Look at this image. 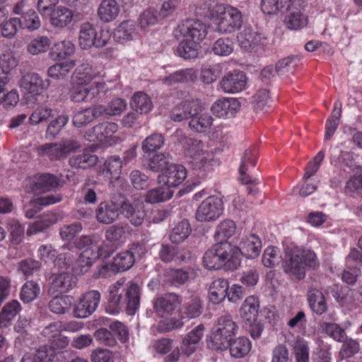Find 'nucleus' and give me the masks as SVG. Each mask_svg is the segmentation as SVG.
I'll use <instances>...</instances> for the list:
<instances>
[{
  "instance_id": "1",
  "label": "nucleus",
  "mask_w": 362,
  "mask_h": 362,
  "mask_svg": "<svg viewBox=\"0 0 362 362\" xmlns=\"http://www.w3.org/2000/svg\"><path fill=\"white\" fill-rule=\"evenodd\" d=\"M108 293L106 311L110 314H117L125 308L129 315H133L140 307L142 290L134 281L119 279L109 286Z\"/></svg>"
},
{
  "instance_id": "2",
  "label": "nucleus",
  "mask_w": 362,
  "mask_h": 362,
  "mask_svg": "<svg viewBox=\"0 0 362 362\" xmlns=\"http://www.w3.org/2000/svg\"><path fill=\"white\" fill-rule=\"evenodd\" d=\"M201 6L206 11L204 13L214 21L216 30L220 33H232L242 26V13L235 7L226 6L217 0H204Z\"/></svg>"
},
{
  "instance_id": "3",
  "label": "nucleus",
  "mask_w": 362,
  "mask_h": 362,
  "mask_svg": "<svg viewBox=\"0 0 362 362\" xmlns=\"http://www.w3.org/2000/svg\"><path fill=\"white\" fill-rule=\"evenodd\" d=\"M237 250L229 243L216 244L203 257V264L208 270H236L240 266Z\"/></svg>"
},
{
  "instance_id": "4",
  "label": "nucleus",
  "mask_w": 362,
  "mask_h": 362,
  "mask_svg": "<svg viewBox=\"0 0 362 362\" xmlns=\"http://www.w3.org/2000/svg\"><path fill=\"white\" fill-rule=\"evenodd\" d=\"M319 266L315 252L294 244L287 245L284 248V267L290 272L315 270Z\"/></svg>"
},
{
  "instance_id": "5",
  "label": "nucleus",
  "mask_w": 362,
  "mask_h": 362,
  "mask_svg": "<svg viewBox=\"0 0 362 362\" xmlns=\"http://www.w3.org/2000/svg\"><path fill=\"white\" fill-rule=\"evenodd\" d=\"M238 326L229 316L218 318L212 329L207 346L213 350H226L231 337L236 334Z\"/></svg>"
},
{
  "instance_id": "6",
  "label": "nucleus",
  "mask_w": 362,
  "mask_h": 362,
  "mask_svg": "<svg viewBox=\"0 0 362 362\" xmlns=\"http://www.w3.org/2000/svg\"><path fill=\"white\" fill-rule=\"evenodd\" d=\"M192 166L197 170H209L214 165V154L210 148L199 140H191L186 150Z\"/></svg>"
},
{
  "instance_id": "7",
  "label": "nucleus",
  "mask_w": 362,
  "mask_h": 362,
  "mask_svg": "<svg viewBox=\"0 0 362 362\" xmlns=\"http://www.w3.org/2000/svg\"><path fill=\"white\" fill-rule=\"evenodd\" d=\"M202 313V303L197 296H192L187 299L180 309V318H170L162 323L163 331H170L175 329H180L183 327L182 320L193 319L199 317Z\"/></svg>"
},
{
  "instance_id": "8",
  "label": "nucleus",
  "mask_w": 362,
  "mask_h": 362,
  "mask_svg": "<svg viewBox=\"0 0 362 362\" xmlns=\"http://www.w3.org/2000/svg\"><path fill=\"white\" fill-rule=\"evenodd\" d=\"M110 37L111 34L109 31L97 32L92 24L84 23L80 27L78 44L83 49H88L92 47L100 48L106 45Z\"/></svg>"
},
{
  "instance_id": "9",
  "label": "nucleus",
  "mask_w": 362,
  "mask_h": 362,
  "mask_svg": "<svg viewBox=\"0 0 362 362\" xmlns=\"http://www.w3.org/2000/svg\"><path fill=\"white\" fill-rule=\"evenodd\" d=\"M80 147L75 140H66L60 143H46L38 146L36 152L40 157H47L51 160L63 159L68 154Z\"/></svg>"
},
{
  "instance_id": "10",
  "label": "nucleus",
  "mask_w": 362,
  "mask_h": 362,
  "mask_svg": "<svg viewBox=\"0 0 362 362\" xmlns=\"http://www.w3.org/2000/svg\"><path fill=\"white\" fill-rule=\"evenodd\" d=\"M223 210L222 199L214 195L209 196L198 206L195 212V218L199 222L214 221L222 215Z\"/></svg>"
},
{
  "instance_id": "11",
  "label": "nucleus",
  "mask_w": 362,
  "mask_h": 362,
  "mask_svg": "<svg viewBox=\"0 0 362 362\" xmlns=\"http://www.w3.org/2000/svg\"><path fill=\"white\" fill-rule=\"evenodd\" d=\"M187 40H192L200 43L204 40L208 33V27L202 21L197 19H187L181 22L175 30V35L178 34Z\"/></svg>"
},
{
  "instance_id": "12",
  "label": "nucleus",
  "mask_w": 362,
  "mask_h": 362,
  "mask_svg": "<svg viewBox=\"0 0 362 362\" xmlns=\"http://www.w3.org/2000/svg\"><path fill=\"white\" fill-rule=\"evenodd\" d=\"M301 3V0L286 1L287 13L284 17V23L286 28L291 30H299L308 25V16L300 8Z\"/></svg>"
},
{
  "instance_id": "13",
  "label": "nucleus",
  "mask_w": 362,
  "mask_h": 362,
  "mask_svg": "<svg viewBox=\"0 0 362 362\" xmlns=\"http://www.w3.org/2000/svg\"><path fill=\"white\" fill-rule=\"evenodd\" d=\"M181 303V296L175 293H168L158 296L152 300L155 314L161 318L173 315Z\"/></svg>"
},
{
  "instance_id": "14",
  "label": "nucleus",
  "mask_w": 362,
  "mask_h": 362,
  "mask_svg": "<svg viewBox=\"0 0 362 362\" xmlns=\"http://www.w3.org/2000/svg\"><path fill=\"white\" fill-rule=\"evenodd\" d=\"M100 300V293L98 291H90L83 294L75 304L74 315L77 318H86L94 313Z\"/></svg>"
},
{
  "instance_id": "15",
  "label": "nucleus",
  "mask_w": 362,
  "mask_h": 362,
  "mask_svg": "<svg viewBox=\"0 0 362 362\" xmlns=\"http://www.w3.org/2000/svg\"><path fill=\"white\" fill-rule=\"evenodd\" d=\"M240 46L248 52H257L267 43V38L250 28H245L238 36Z\"/></svg>"
},
{
  "instance_id": "16",
  "label": "nucleus",
  "mask_w": 362,
  "mask_h": 362,
  "mask_svg": "<svg viewBox=\"0 0 362 362\" xmlns=\"http://www.w3.org/2000/svg\"><path fill=\"white\" fill-rule=\"evenodd\" d=\"M187 172L183 165L171 164L166 170L159 175L158 182L171 189L183 182L186 179Z\"/></svg>"
},
{
  "instance_id": "17",
  "label": "nucleus",
  "mask_w": 362,
  "mask_h": 362,
  "mask_svg": "<svg viewBox=\"0 0 362 362\" xmlns=\"http://www.w3.org/2000/svg\"><path fill=\"white\" fill-rule=\"evenodd\" d=\"M119 215H122L134 226H140L144 219L145 211L141 204L127 199L118 203Z\"/></svg>"
},
{
  "instance_id": "18",
  "label": "nucleus",
  "mask_w": 362,
  "mask_h": 362,
  "mask_svg": "<svg viewBox=\"0 0 362 362\" xmlns=\"http://www.w3.org/2000/svg\"><path fill=\"white\" fill-rule=\"evenodd\" d=\"M20 87L25 93L33 95H40L42 90L47 89L49 85V80H43L36 73H28L20 81Z\"/></svg>"
},
{
  "instance_id": "19",
  "label": "nucleus",
  "mask_w": 362,
  "mask_h": 362,
  "mask_svg": "<svg viewBox=\"0 0 362 362\" xmlns=\"http://www.w3.org/2000/svg\"><path fill=\"white\" fill-rule=\"evenodd\" d=\"M240 101L234 98H222L211 106L212 113L218 117H233L240 109Z\"/></svg>"
},
{
  "instance_id": "20",
  "label": "nucleus",
  "mask_w": 362,
  "mask_h": 362,
  "mask_svg": "<svg viewBox=\"0 0 362 362\" xmlns=\"http://www.w3.org/2000/svg\"><path fill=\"white\" fill-rule=\"evenodd\" d=\"M247 78L240 71H233L226 74L221 81L222 90L227 93H236L245 88Z\"/></svg>"
},
{
  "instance_id": "21",
  "label": "nucleus",
  "mask_w": 362,
  "mask_h": 362,
  "mask_svg": "<svg viewBox=\"0 0 362 362\" xmlns=\"http://www.w3.org/2000/svg\"><path fill=\"white\" fill-rule=\"evenodd\" d=\"M119 216L118 203L112 200L100 202L95 209V218L102 224H111L116 221Z\"/></svg>"
},
{
  "instance_id": "22",
  "label": "nucleus",
  "mask_w": 362,
  "mask_h": 362,
  "mask_svg": "<svg viewBox=\"0 0 362 362\" xmlns=\"http://www.w3.org/2000/svg\"><path fill=\"white\" fill-rule=\"evenodd\" d=\"M202 105L198 100H185L175 105L170 112V118L175 122L190 119L201 110Z\"/></svg>"
},
{
  "instance_id": "23",
  "label": "nucleus",
  "mask_w": 362,
  "mask_h": 362,
  "mask_svg": "<svg viewBox=\"0 0 362 362\" xmlns=\"http://www.w3.org/2000/svg\"><path fill=\"white\" fill-rule=\"evenodd\" d=\"M262 248V242L258 236L255 234H250L244 236L239 245L238 248L233 247L237 250V256L239 252L247 258L253 259L259 256Z\"/></svg>"
},
{
  "instance_id": "24",
  "label": "nucleus",
  "mask_w": 362,
  "mask_h": 362,
  "mask_svg": "<svg viewBox=\"0 0 362 362\" xmlns=\"http://www.w3.org/2000/svg\"><path fill=\"white\" fill-rule=\"evenodd\" d=\"M49 292L68 291L76 285L77 281V277L74 273H49Z\"/></svg>"
},
{
  "instance_id": "25",
  "label": "nucleus",
  "mask_w": 362,
  "mask_h": 362,
  "mask_svg": "<svg viewBox=\"0 0 362 362\" xmlns=\"http://www.w3.org/2000/svg\"><path fill=\"white\" fill-rule=\"evenodd\" d=\"M74 20V13L70 8L59 6L54 8L49 14L50 24L57 28H64Z\"/></svg>"
},
{
  "instance_id": "26",
  "label": "nucleus",
  "mask_w": 362,
  "mask_h": 362,
  "mask_svg": "<svg viewBox=\"0 0 362 362\" xmlns=\"http://www.w3.org/2000/svg\"><path fill=\"white\" fill-rule=\"evenodd\" d=\"M118 129V126L115 122H103L93 127V132L97 139L101 142L108 143L110 145L118 141V137L115 134Z\"/></svg>"
},
{
  "instance_id": "27",
  "label": "nucleus",
  "mask_w": 362,
  "mask_h": 362,
  "mask_svg": "<svg viewBox=\"0 0 362 362\" xmlns=\"http://www.w3.org/2000/svg\"><path fill=\"white\" fill-rule=\"evenodd\" d=\"M259 310V298L255 296H250L244 300L240 310V315L243 320L252 324L256 322Z\"/></svg>"
},
{
  "instance_id": "28",
  "label": "nucleus",
  "mask_w": 362,
  "mask_h": 362,
  "mask_svg": "<svg viewBox=\"0 0 362 362\" xmlns=\"http://www.w3.org/2000/svg\"><path fill=\"white\" fill-rule=\"evenodd\" d=\"M257 158V153L255 148H249L245 151L239 168L240 180L243 184L247 185L253 182L252 178L246 173L250 167L255 165Z\"/></svg>"
},
{
  "instance_id": "29",
  "label": "nucleus",
  "mask_w": 362,
  "mask_h": 362,
  "mask_svg": "<svg viewBox=\"0 0 362 362\" xmlns=\"http://www.w3.org/2000/svg\"><path fill=\"white\" fill-rule=\"evenodd\" d=\"M99 74L91 64L83 63L75 70L73 76V82L77 85H88Z\"/></svg>"
},
{
  "instance_id": "30",
  "label": "nucleus",
  "mask_w": 362,
  "mask_h": 362,
  "mask_svg": "<svg viewBox=\"0 0 362 362\" xmlns=\"http://www.w3.org/2000/svg\"><path fill=\"white\" fill-rule=\"evenodd\" d=\"M102 111L103 109L98 106L79 110L73 116L72 123L77 128L85 127L95 118L100 117Z\"/></svg>"
},
{
  "instance_id": "31",
  "label": "nucleus",
  "mask_w": 362,
  "mask_h": 362,
  "mask_svg": "<svg viewBox=\"0 0 362 362\" xmlns=\"http://www.w3.org/2000/svg\"><path fill=\"white\" fill-rule=\"evenodd\" d=\"M61 324L56 322L43 329V334L52 341L54 349H61L66 347L69 344V339L60 334Z\"/></svg>"
},
{
  "instance_id": "32",
  "label": "nucleus",
  "mask_w": 362,
  "mask_h": 362,
  "mask_svg": "<svg viewBox=\"0 0 362 362\" xmlns=\"http://www.w3.org/2000/svg\"><path fill=\"white\" fill-rule=\"evenodd\" d=\"M120 13V6L115 0H103L98 8L100 19L110 23L117 18Z\"/></svg>"
},
{
  "instance_id": "33",
  "label": "nucleus",
  "mask_w": 362,
  "mask_h": 362,
  "mask_svg": "<svg viewBox=\"0 0 362 362\" xmlns=\"http://www.w3.org/2000/svg\"><path fill=\"white\" fill-rule=\"evenodd\" d=\"M134 263V256L132 252L124 251L114 257L111 264L106 266L109 272H127Z\"/></svg>"
},
{
  "instance_id": "34",
  "label": "nucleus",
  "mask_w": 362,
  "mask_h": 362,
  "mask_svg": "<svg viewBox=\"0 0 362 362\" xmlns=\"http://www.w3.org/2000/svg\"><path fill=\"white\" fill-rule=\"evenodd\" d=\"M228 348L232 357L240 358L246 356L250 353L252 344L248 338L240 337L230 340Z\"/></svg>"
},
{
  "instance_id": "35",
  "label": "nucleus",
  "mask_w": 362,
  "mask_h": 362,
  "mask_svg": "<svg viewBox=\"0 0 362 362\" xmlns=\"http://www.w3.org/2000/svg\"><path fill=\"white\" fill-rule=\"evenodd\" d=\"M69 162L74 168L86 169L97 163L98 157L91 149L86 148L82 153L72 156Z\"/></svg>"
},
{
  "instance_id": "36",
  "label": "nucleus",
  "mask_w": 362,
  "mask_h": 362,
  "mask_svg": "<svg viewBox=\"0 0 362 362\" xmlns=\"http://www.w3.org/2000/svg\"><path fill=\"white\" fill-rule=\"evenodd\" d=\"M236 230V225L231 219H224L220 222L214 233V239L217 244L228 243L227 240L232 237Z\"/></svg>"
},
{
  "instance_id": "37",
  "label": "nucleus",
  "mask_w": 362,
  "mask_h": 362,
  "mask_svg": "<svg viewBox=\"0 0 362 362\" xmlns=\"http://www.w3.org/2000/svg\"><path fill=\"white\" fill-rule=\"evenodd\" d=\"M139 35L136 23L132 21H125L120 23L115 32V37L119 42L134 40Z\"/></svg>"
},
{
  "instance_id": "38",
  "label": "nucleus",
  "mask_w": 362,
  "mask_h": 362,
  "mask_svg": "<svg viewBox=\"0 0 362 362\" xmlns=\"http://www.w3.org/2000/svg\"><path fill=\"white\" fill-rule=\"evenodd\" d=\"M57 221V216L54 213H46L42 215L37 221L31 223L27 230L28 235H33L43 232Z\"/></svg>"
},
{
  "instance_id": "39",
  "label": "nucleus",
  "mask_w": 362,
  "mask_h": 362,
  "mask_svg": "<svg viewBox=\"0 0 362 362\" xmlns=\"http://www.w3.org/2000/svg\"><path fill=\"white\" fill-rule=\"evenodd\" d=\"M197 76V71L193 69H185L177 71L162 78V83L166 86H173L179 83L193 81Z\"/></svg>"
},
{
  "instance_id": "40",
  "label": "nucleus",
  "mask_w": 362,
  "mask_h": 362,
  "mask_svg": "<svg viewBox=\"0 0 362 362\" xmlns=\"http://www.w3.org/2000/svg\"><path fill=\"white\" fill-rule=\"evenodd\" d=\"M228 288V281L223 279H218L214 281L209 289V300L214 304L220 303L226 297Z\"/></svg>"
},
{
  "instance_id": "41",
  "label": "nucleus",
  "mask_w": 362,
  "mask_h": 362,
  "mask_svg": "<svg viewBox=\"0 0 362 362\" xmlns=\"http://www.w3.org/2000/svg\"><path fill=\"white\" fill-rule=\"evenodd\" d=\"M173 194V192L169 187L162 185L148 190L145 194L144 200L148 204H156L169 200Z\"/></svg>"
},
{
  "instance_id": "42",
  "label": "nucleus",
  "mask_w": 362,
  "mask_h": 362,
  "mask_svg": "<svg viewBox=\"0 0 362 362\" xmlns=\"http://www.w3.org/2000/svg\"><path fill=\"white\" fill-rule=\"evenodd\" d=\"M307 296L310 307L314 313L322 315L327 310L325 296L320 290L310 288Z\"/></svg>"
},
{
  "instance_id": "43",
  "label": "nucleus",
  "mask_w": 362,
  "mask_h": 362,
  "mask_svg": "<svg viewBox=\"0 0 362 362\" xmlns=\"http://www.w3.org/2000/svg\"><path fill=\"white\" fill-rule=\"evenodd\" d=\"M202 107L201 110L194 115H192L189 126L192 129L197 132H204L208 129L212 124L213 118L206 112H202Z\"/></svg>"
},
{
  "instance_id": "44",
  "label": "nucleus",
  "mask_w": 362,
  "mask_h": 362,
  "mask_svg": "<svg viewBox=\"0 0 362 362\" xmlns=\"http://www.w3.org/2000/svg\"><path fill=\"white\" fill-rule=\"evenodd\" d=\"M131 106L136 112L140 114H146L153 108V103L146 93L139 91L135 93L132 98Z\"/></svg>"
},
{
  "instance_id": "45",
  "label": "nucleus",
  "mask_w": 362,
  "mask_h": 362,
  "mask_svg": "<svg viewBox=\"0 0 362 362\" xmlns=\"http://www.w3.org/2000/svg\"><path fill=\"white\" fill-rule=\"evenodd\" d=\"M75 45L70 40H62L56 42L51 50V55L55 60L64 59L73 55Z\"/></svg>"
},
{
  "instance_id": "46",
  "label": "nucleus",
  "mask_w": 362,
  "mask_h": 362,
  "mask_svg": "<svg viewBox=\"0 0 362 362\" xmlns=\"http://www.w3.org/2000/svg\"><path fill=\"white\" fill-rule=\"evenodd\" d=\"M100 248L96 245H91L90 247L85 249L77 259V265L81 267V272L88 270L94 261L97 259L99 256Z\"/></svg>"
},
{
  "instance_id": "47",
  "label": "nucleus",
  "mask_w": 362,
  "mask_h": 362,
  "mask_svg": "<svg viewBox=\"0 0 362 362\" xmlns=\"http://www.w3.org/2000/svg\"><path fill=\"white\" fill-rule=\"evenodd\" d=\"M122 168V161L119 156H112L105 160L103 173L105 176L110 175L112 180H117L120 177Z\"/></svg>"
},
{
  "instance_id": "48",
  "label": "nucleus",
  "mask_w": 362,
  "mask_h": 362,
  "mask_svg": "<svg viewBox=\"0 0 362 362\" xmlns=\"http://www.w3.org/2000/svg\"><path fill=\"white\" fill-rule=\"evenodd\" d=\"M21 310V305L17 300L6 303L0 313V327H6Z\"/></svg>"
},
{
  "instance_id": "49",
  "label": "nucleus",
  "mask_w": 362,
  "mask_h": 362,
  "mask_svg": "<svg viewBox=\"0 0 362 362\" xmlns=\"http://www.w3.org/2000/svg\"><path fill=\"white\" fill-rule=\"evenodd\" d=\"M191 233L189 223L183 220L175 225L170 234V240L173 243L179 244L188 238Z\"/></svg>"
},
{
  "instance_id": "50",
  "label": "nucleus",
  "mask_w": 362,
  "mask_h": 362,
  "mask_svg": "<svg viewBox=\"0 0 362 362\" xmlns=\"http://www.w3.org/2000/svg\"><path fill=\"white\" fill-rule=\"evenodd\" d=\"M171 161L172 158L170 154L156 153L148 160V167L153 172L165 171L172 164Z\"/></svg>"
},
{
  "instance_id": "51",
  "label": "nucleus",
  "mask_w": 362,
  "mask_h": 362,
  "mask_svg": "<svg viewBox=\"0 0 362 362\" xmlns=\"http://www.w3.org/2000/svg\"><path fill=\"white\" fill-rule=\"evenodd\" d=\"M73 303V298L70 296H57L49 303V310L56 314H64Z\"/></svg>"
},
{
  "instance_id": "52",
  "label": "nucleus",
  "mask_w": 362,
  "mask_h": 362,
  "mask_svg": "<svg viewBox=\"0 0 362 362\" xmlns=\"http://www.w3.org/2000/svg\"><path fill=\"white\" fill-rule=\"evenodd\" d=\"M199 45L198 42L182 38L177 47V53L180 57L186 59L196 58L198 55Z\"/></svg>"
},
{
  "instance_id": "53",
  "label": "nucleus",
  "mask_w": 362,
  "mask_h": 362,
  "mask_svg": "<svg viewBox=\"0 0 362 362\" xmlns=\"http://www.w3.org/2000/svg\"><path fill=\"white\" fill-rule=\"evenodd\" d=\"M341 113V103L339 101L335 102L334 110L330 117H329L326 122V132L325 139L328 140L334 134L338 125L339 118Z\"/></svg>"
},
{
  "instance_id": "54",
  "label": "nucleus",
  "mask_w": 362,
  "mask_h": 362,
  "mask_svg": "<svg viewBox=\"0 0 362 362\" xmlns=\"http://www.w3.org/2000/svg\"><path fill=\"white\" fill-rule=\"evenodd\" d=\"M127 228V225L123 223L110 226L105 232L107 240L115 246L119 245L123 241Z\"/></svg>"
},
{
  "instance_id": "55",
  "label": "nucleus",
  "mask_w": 362,
  "mask_h": 362,
  "mask_svg": "<svg viewBox=\"0 0 362 362\" xmlns=\"http://www.w3.org/2000/svg\"><path fill=\"white\" fill-rule=\"evenodd\" d=\"M292 346L296 362H309L310 349L306 340L298 337Z\"/></svg>"
},
{
  "instance_id": "56",
  "label": "nucleus",
  "mask_w": 362,
  "mask_h": 362,
  "mask_svg": "<svg viewBox=\"0 0 362 362\" xmlns=\"http://www.w3.org/2000/svg\"><path fill=\"white\" fill-rule=\"evenodd\" d=\"M160 19L158 11L153 8H148L143 11L139 18L140 30L146 31L150 27L155 25Z\"/></svg>"
},
{
  "instance_id": "57",
  "label": "nucleus",
  "mask_w": 362,
  "mask_h": 362,
  "mask_svg": "<svg viewBox=\"0 0 362 362\" xmlns=\"http://www.w3.org/2000/svg\"><path fill=\"white\" fill-rule=\"evenodd\" d=\"M75 65L76 64L74 60L55 64L48 69V76L54 78H64Z\"/></svg>"
},
{
  "instance_id": "58",
  "label": "nucleus",
  "mask_w": 362,
  "mask_h": 362,
  "mask_svg": "<svg viewBox=\"0 0 362 362\" xmlns=\"http://www.w3.org/2000/svg\"><path fill=\"white\" fill-rule=\"evenodd\" d=\"M165 138L161 134L154 133L147 136L142 143V150L146 153L156 151L163 147Z\"/></svg>"
},
{
  "instance_id": "59",
  "label": "nucleus",
  "mask_w": 362,
  "mask_h": 362,
  "mask_svg": "<svg viewBox=\"0 0 362 362\" xmlns=\"http://www.w3.org/2000/svg\"><path fill=\"white\" fill-rule=\"evenodd\" d=\"M98 107H100L103 109V111L101 112V116L104 114L108 115H119L122 112H124L127 106V103L125 100L122 98H115L111 100L107 106L103 105H97Z\"/></svg>"
},
{
  "instance_id": "60",
  "label": "nucleus",
  "mask_w": 362,
  "mask_h": 362,
  "mask_svg": "<svg viewBox=\"0 0 362 362\" xmlns=\"http://www.w3.org/2000/svg\"><path fill=\"white\" fill-rule=\"evenodd\" d=\"M234 49V44L231 39L219 38L213 45L212 51L218 56L226 57L230 55Z\"/></svg>"
},
{
  "instance_id": "61",
  "label": "nucleus",
  "mask_w": 362,
  "mask_h": 362,
  "mask_svg": "<svg viewBox=\"0 0 362 362\" xmlns=\"http://www.w3.org/2000/svg\"><path fill=\"white\" fill-rule=\"evenodd\" d=\"M345 193L352 197H362V175L351 177L346 183Z\"/></svg>"
},
{
  "instance_id": "62",
  "label": "nucleus",
  "mask_w": 362,
  "mask_h": 362,
  "mask_svg": "<svg viewBox=\"0 0 362 362\" xmlns=\"http://www.w3.org/2000/svg\"><path fill=\"white\" fill-rule=\"evenodd\" d=\"M299 62V59L296 57H289L282 59L276 64V73L279 76L293 73Z\"/></svg>"
},
{
  "instance_id": "63",
  "label": "nucleus",
  "mask_w": 362,
  "mask_h": 362,
  "mask_svg": "<svg viewBox=\"0 0 362 362\" xmlns=\"http://www.w3.org/2000/svg\"><path fill=\"white\" fill-rule=\"evenodd\" d=\"M40 293V287L33 281H27L21 288V299L26 303L34 300Z\"/></svg>"
},
{
  "instance_id": "64",
  "label": "nucleus",
  "mask_w": 362,
  "mask_h": 362,
  "mask_svg": "<svg viewBox=\"0 0 362 362\" xmlns=\"http://www.w3.org/2000/svg\"><path fill=\"white\" fill-rule=\"evenodd\" d=\"M59 185L57 177L51 174H43L38 177L36 188L42 191H49L57 187Z\"/></svg>"
}]
</instances>
